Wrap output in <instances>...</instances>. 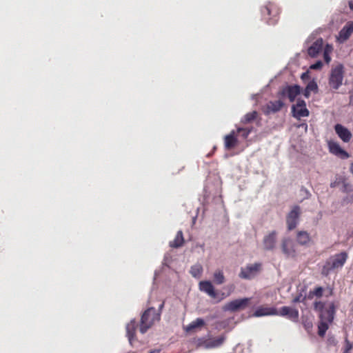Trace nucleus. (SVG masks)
<instances>
[{"label": "nucleus", "instance_id": "nucleus-32", "mask_svg": "<svg viewBox=\"0 0 353 353\" xmlns=\"http://www.w3.org/2000/svg\"><path fill=\"white\" fill-rule=\"evenodd\" d=\"M253 128H238L237 132L241 133V136L243 139H247L249 134L251 133Z\"/></svg>", "mask_w": 353, "mask_h": 353}, {"label": "nucleus", "instance_id": "nucleus-38", "mask_svg": "<svg viewBox=\"0 0 353 353\" xmlns=\"http://www.w3.org/2000/svg\"><path fill=\"white\" fill-rule=\"evenodd\" d=\"M350 105H353V91L350 92Z\"/></svg>", "mask_w": 353, "mask_h": 353}, {"label": "nucleus", "instance_id": "nucleus-3", "mask_svg": "<svg viewBox=\"0 0 353 353\" xmlns=\"http://www.w3.org/2000/svg\"><path fill=\"white\" fill-rule=\"evenodd\" d=\"M160 321V313H157L154 307H151L144 311L141 317L139 331L145 333L155 322Z\"/></svg>", "mask_w": 353, "mask_h": 353}, {"label": "nucleus", "instance_id": "nucleus-29", "mask_svg": "<svg viewBox=\"0 0 353 353\" xmlns=\"http://www.w3.org/2000/svg\"><path fill=\"white\" fill-rule=\"evenodd\" d=\"M323 288L321 286L315 288L313 290H310L308 293L307 298L312 299L314 297L321 298L323 294Z\"/></svg>", "mask_w": 353, "mask_h": 353}, {"label": "nucleus", "instance_id": "nucleus-17", "mask_svg": "<svg viewBox=\"0 0 353 353\" xmlns=\"http://www.w3.org/2000/svg\"><path fill=\"white\" fill-rule=\"evenodd\" d=\"M276 242V232L272 231L263 238V244L266 250H272L275 248Z\"/></svg>", "mask_w": 353, "mask_h": 353}, {"label": "nucleus", "instance_id": "nucleus-16", "mask_svg": "<svg viewBox=\"0 0 353 353\" xmlns=\"http://www.w3.org/2000/svg\"><path fill=\"white\" fill-rule=\"evenodd\" d=\"M277 314V310L274 307L260 306L254 311L253 316H273Z\"/></svg>", "mask_w": 353, "mask_h": 353}, {"label": "nucleus", "instance_id": "nucleus-33", "mask_svg": "<svg viewBox=\"0 0 353 353\" xmlns=\"http://www.w3.org/2000/svg\"><path fill=\"white\" fill-rule=\"evenodd\" d=\"M314 308L315 310L321 312L325 307V303L321 301H315L314 303Z\"/></svg>", "mask_w": 353, "mask_h": 353}, {"label": "nucleus", "instance_id": "nucleus-26", "mask_svg": "<svg viewBox=\"0 0 353 353\" xmlns=\"http://www.w3.org/2000/svg\"><path fill=\"white\" fill-rule=\"evenodd\" d=\"M205 325V321L201 318H197L195 321L190 323L186 327L187 332H191L198 327H201Z\"/></svg>", "mask_w": 353, "mask_h": 353}, {"label": "nucleus", "instance_id": "nucleus-23", "mask_svg": "<svg viewBox=\"0 0 353 353\" xmlns=\"http://www.w3.org/2000/svg\"><path fill=\"white\" fill-rule=\"evenodd\" d=\"M310 234L305 231H299L296 235V241L300 245H306L310 241Z\"/></svg>", "mask_w": 353, "mask_h": 353}, {"label": "nucleus", "instance_id": "nucleus-30", "mask_svg": "<svg viewBox=\"0 0 353 353\" xmlns=\"http://www.w3.org/2000/svg\"><path fill=\"white\" fill-rule=\"evenodd\" d=\"M214 282L217 285L223 284L225 282V276L223 272L221 270H216L214 272Z\"/></svg>", "mask_w": 353, "mask_h": 353}, {"label": "nucleus", "instance_id": "nucleus-40", "mask_svg": "<svg viewBox=\"0 0 353 353\" xmlns=\"http://www.w3.org/2000/svg\"><path fill=\"white\" fill-rule=\"evenodd\" d=\"M349 7L353 11V0L349 1Z\"/></svg>", "mask_w": 353, "mask_h": 353}, {"label": "nucleus", "instance_id": "nucleus-42", "mask_svg": "<svg viewBox=\"0 0 353 353\" xmlns=\"http://www.w3.org/2000/svg\"><path fill=\"white\" fill-rule=\"evenodd\" d=\"M307 76V72H304L302 75H301V78L302 79H304L305 77H306Z\"/></svg>", "mask_w": 353, "mask_h": 353}, {"label": "nucleus", "instance_id": "nucleus-24", "mask_svg": "<svg viewBox=\"0 0 353 353\" xmlns=\"http://www.w3.org/2000/svg\"><path fill=\"white\" fill-rule=\"evenodd\" d=\"M184 243V239L183 232L181 230L178 231L174 239L170 242V246L172 248H179L183 245Z\"/></svg>", "mask_w": 353, "mask_h": 353}, {"label": "nucleus", "instance_id": "nucleus-43", "mask_svg": "<svg viewBox=\"0 0 353 353\" xmlns=\"http://www.w3.org/2000/svg\"><path fill=\"white\" fill-rule=\"evenodd\" d=\"M335 186V183H331V187H334Z\"/></svg>", "mask_w": 353, "mask_h": 353}, {"label": "nucleus", "instance_id": "nucleus-5", "mask_svg": "<svg viewBox=\"0 0 353 353\" xmlns=\"http://www.w3.org/2000/svg\"><path fill=\"white\" fill-rule=\"evenodd\" d=\"M344 77V68L339 64L331 70L329 77V85L334 90H338L343 83Z\"/></svg>", "mask_w": 353, "mask_h": 353}, {"label": "nucleus", "instance_id": "nucleus-20", "mask_svg": "<svg viewBox=\"0 0 353 353\" xmlns=\"http://www.w3.org/2000/svg\"><path fill=\"white\" fill-rule=\"evenodd\" d=\"M283 105L284 103L281 100L270 101L265 106V113L268 114L270 113L277 112L281 110Z\"/></svg>", "mask_w": 353, "mask_h": 353}, {"label": "nucleus", "instance_id": "nucleus-9", "mask_svg": "<svg viewBox=\"0 0 353 353\" xmlns=\"http://www.w3.org/2000/svg\"><path fill=\"white\" fill-rule=\"evenodd\" d=\"M292 112L293 117L297 119H300L301 117H308L310 112L306 108V103L305 101L299 99L295 105H292Z\"/></svg>", "mask_w": 353, "mask_h": 353}, {"label": "nucleus", "instance_id": "nucleus-19", "mask_svg": "<svg viewBox=\"0 0 353 353\" xmlns=\"http://www.w3.org/2000/svg\"><path fill=\"white\" fill-rule=\"evenodd\" d=\"M199 290L205 292L211 298H216V292L212 283L209 281H202L199 283Z\"/></svg>", "mask_w": 353, "mask_h": 353}, {"label": "nucleus", "instance_id": "nucleus-28", "mask_svg": "<svg viewBox=\"0 0 353 353\" xmlns=\"http://www.w3.org/2000/svg\"><path fill=\"white\" fill-rule=\"evenodd\" d=\"M258 116L256 111H252L247 113L241 120V123L243 124H248L254 121Z\"/></svg>", "mask_w": 353, "mask_h": 353}, {"label": "nucleus", "instance_id": "nucleus-8", "mask_svg": "<svg viewBox=\"0 0 353 353\" xmlns=\"http://www.w3.org/2000/svg\"><path fill=\"white\" fill-rule=\"evenodd\" d=\"M277 316L286 317L292 322L297 323L299 321V312L296 308H292L289 306H283L277 310Z\"/></svg>", "mask_w": 353, "mask_h": 353}, {"label": "nucleus", "instance_id": "nucleus-10", "mask_svg": "<svg viewBox=\"0 0 353 353\" xmlns=\"http://www.w3.org/2000/svg\"><path fill=\"white\" fill-rule=\"evenodd\" d=\"M327 145L330 152L339 158L347 159L350 157L349 153L344 150L337 142L330 141Z\"/></svg>", "mask_w": 353, "mask_h": 353}, {"label": "nucleus", "instance_id": "nucleus-11", "mask_svg": "<svg viewBox=\"0 0 353 353\" xmlns=\"http://www.w3.org/2000/svg\"><path fill=\"white\" fill-rule=\"evenodd\" d=\"M250 299L244 298L241 299H235L228 303L224 306V310L230 311V312H236L237 310L244 309L247 305L248 304Z\"/></svg>", "mask_w": 353, "mask_h": 353}, {"label": "nucleus", "instance_id": "nucleus-34", "mask_svg": "<svg viewBox=\"0 0 353 353\" xmlns=\"http://www.w3.org/2000/svg\"><path fill=\"white\" fill-rule=\"evenodd\" d=\"M353 347L352 344L347 339L345 340V346L343 353H350Z\"/></svg>", "mask_w": 353, "mask_h": 353}, {"label": "nucleus", "instance_id": "nucleus-39", "mask_svg": "<svg viewBox=\"0 0 353 353\" xmlns=\"http://www.w3.org/2000/svg\"><path fill=\"white\" fill-rule=\"evenodd\" d=\"M163 307H164V301L159 305V312L157 313H160L161 314Z\"/></svg>", "mask_w": 353, "mask_h": 353}, {"label": "nucleus", "instance_id": "nucleus-15", "mask_svg": "<svg viewBox=\"0 0 353 353\" xmlns=\"http://www.w3.org/2000/svg\"><path fill=\"white\" fill-rule=\"evenodd\" d=\"M137 323L135 319L131 320L125 327L126 335L128 336L130 343L132 345V343L137 340L136 332L137 329Z\"/></svg>", "mask_w": 353, "mask_h": 353}, {"label": "nucleus", "instance_id": "nucleus-6", "mask_svg": "<svg viewBox=\"0 0 353 353\" xmlns=\"http://www.w3.org/2000/svg\"><path fill=\"white\" fill-rule=\"evenodd\" d=\"M262 269L261 263H255L254 264H248L245 268H241L239 276L241 279L250 280L254 278Z\"/></svg>", "mask_w": 353, "mask_h": 353}, {"label": "nucleus", "instance_id": "nucleus-25", "mask_svg": "<svg viewBox=\"0 0 353 353\" xmlns=\"http://www.w3.org/2000/svg\"><path fill=\"white\" fill-rule=\"evenodd\" d=\"M225 340L224 335L212 339L207 343V347L210 348H214L221 345Z\"/></svg>", "mask_w": 353, "mask_h": 353}, {"label": "nucleus", "instance_id": "nucleus-41", "mask_svg": "<svg viewBox=\"0 0 353 353\" xmlns=\"http://www.w3.org/2000/svg\"><path fill=\"white\" fill-rule=\"evenodd\" d=\"M350 172L353 174V163H351L350 168Z\"/></svg>", "mask_w": 353, "mask_h": 353}, {"label": "nucleus", "instance_id": "nucleus-2", "mask_svg": "<svg viewBox=\"0 0 353 353\" xmlns=\"http://www.w3.org/2000/svg\"><path fill=\"white\" fill-rule=\"evenodd\" d=\"M347 257L348 255L345 252H341V253L331 256L325 261L322 268V274L327 276L332 271L341 268L345 263Z\"/></svg>", "mask_w": 353, "mask_h": 353}, {"label": "nucleus", "instance_id": "nucleus-44", "mask_svg": "<svg viewBox=\"0 0 353 353\" xmlns=\"http://www.w3.org/2000/svg\"><path fill=\"white\" fill-rule=\"evenodd\" d=\"M305 327H310L311 325H305Z\"/></svg>", "mask_w": 353, "mask_h": 353}, {"label": "nucleus", "instance_id": "nucleus-22", "mask_svg": "<svg viewBox=\"0 0 353 353\" xmlns=\"http://www.w3.org/2000/svg\"><path fill=\"white\" fill-rule=\"evenodd\" d=\"M353 32V22L347 23L339 32V39L344 41L349 39Z\"/></svg>", "mask_w": 353, "mask_h": 353}, {"label": "nucleus", "instance_id": "nucleus-14", "mask_svg": "<svg viewBox=\"0 0 353 353\" xmlns=\"http://www.w3.org/2000/svg\"><path fill=\"white\" fill-rule=\"evenodd\" d=\"M334 130L339 137L345 143H348L352 134L351 132L341 124L337 123L334 125Z\"/></svg>", "mask_w": 353, "mask_h": 353}, {"label": "nucleus", "instance_id": "nucleus-36", "mask_svg": "<svg viewBox=\"0 0 353 353\" xmlns=\"http://www.w3.org/2000/svg\"><path fill=\"white\" fill-rule=\"evenodd\" d=\"M323 67V62L321 61H318L315 63L310 65V68L311 70H320Z\"/></svg>", "mask_w": 353, "mask_h": 353}, {"label": "nucleus", "instance_id": "nucleus-27", "mask_svg": "<svg viewBox=\"0 0 353 353\" xmlns=\"http://www.w3.org/2000/svg\"><path fill=\"white\" fill-rule=\"evenodd\" d=\"M317 91H318V85H317L316 83L314 81H311L307 83V85L305 89L303 94L305 97L307 98L310 97L311 92H316Z\"/></svg>", "mask_w": 353, "mask_h": 353}, {"label": "nucleus", "instance_id": "nucleus-4", "mask_svg": "<svg viewBox=\"0 0 353 353\" xmlns=\"http://www.w3.org/2000/svg\"><path fill=\"white\" fill-rule=\"evenodd\" d=\"M261 11L263 19L268 25H274L279 21L281 11L279 7L276 3L268 2L262 7Z\"/></svg>", "mask_w": 353, "mask_h": 353}, {"label": "nucleus", "instance_id": "nucleus-37", "mask_svg": "<svg viewBox=\"0 0 353 353\" xmlns=\"http://www.w3.org/2000/svg\"><path fill=\"white\" fill-rule=\"evenodd\" d=\"M328 48L329 46H327V47L326 48V49L324 51V53H323V57H324V60L325 61L326 63H329L331 60V58L329 55V52H328Z\"/></svg>", "mask_w": 353, "mask_h": 353}, {"label": "nucleus", "instance_id": "nucleus-7", "mask_svg": "<svg viewBox=\"0 0 353 353\" xmlns=\"http://www.w3.org/2000/svg\"><path fill=\"white\" fill-rule=\"evenodd\" d=\"M301 214V208L299 205L293 206L291 211L286 216V223L288 229L292 230L296 228L299 223V219Z\"/></svg>", "mask_w": 353, "mask_h": 353}, {"label": "nucleus", "instance_id": "nucleus-12", "mask_svg": "<svg viewBox=\"0 0 353 353\" xmlns=\"http://www.w3.org/2000/svg\"><path fill=\"white\" fill-rule=\"evenodd\" d=\"M283 253L287 258H295L296 256V250L293 241L288 238L283 239L281 243Z\"/></svg>", "mask_w": 353, "mask_h": 353}, {"label": "nucleus", "instance_id": "nucleus-21", "mask_svg": "<svg viewBox=\"0 0 353 353\" xmlns=\"http://www.w3.org/2000/svg\"><path fill=\"white\" fill-rule=\"evenodd\" d=\"M238 143V139L235 135V132L232 130L229 134L224 137V146L228 150L233 149Z\"/></svg>", "mask_w": 353, "mask_h": 353}, {"label": "nucleus", "instance_id": "nucleus-31", "mask_svg": "<svg viewBox=\"0 0 353 353\" xmlns=\"http://www.w3.org/2000/svg\"><path fill=\"white\" fill-rule=\"evenodd\" d=\"M203 272V268L200 264H196L191 267L190 273L194 277H200Z\"/></svg>", "mask_w": 353, "mask_h": 353}, {"label": "nucleus", "instance_id": "nucleus-1", "mask_svg": "<svg viewBox=\"0 0 353 353\" xmlns=\"http://www.w3.org/2000/svg\"><path fill=\"white\" fill-rule=\"evenodd\" d=\"M336 312L334 303H330L327 307L323 310L319 314L320 321L318 325V334L323 337L329 328L330 324L333 322Z\"/></svg>", "mask_w": 353, "mask_h": 353}, {"label": "nucleus", "instance_id": "nucleus-13", "mask_svg": "<svg viewBox=\"0 0 353 353\" xmlns=\"http://www.w3.org/2000/svg\"><path fill=\"white\" fill-rule=\"evenodd\" d=\"M301 88L298 85H288L282 89L280 94L287 96L290 102H293L296 97L300 94Z\"/></svg>", "mask_w": 353, "mask_h": 353}, {"label": "nucleus", "instance_id": "nucleus-18", "mask_svg": "<svg viewBox=\"0 0 353 353\" xmlns=\"http://www.w3.org/2000/svg\"><path fill=\"white\" fill-rule=\"evenodd\" d=\"M323 41L321 38L317 39L308 48L307 54L311 57H316L322 50Z\"/></svg>", "mask_w": 353, "mask_h": 353}, {"label": "nucleus", "instance_id": "nucleus-35", "mask_svg": "<svg viewBox=\"0 0 353 353\" xmlns=\"http://www.w3.org/2000/svg\"><path fill=\"white\" fill-rule=\"evenodd\" d=\"M305 300V296H303L302 294H299V295L296 296L293 300V303L303 302Z\"/></svg>", "mask_w": 353, "mask_h": 353}]
</instances>
